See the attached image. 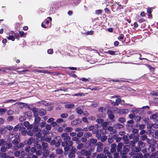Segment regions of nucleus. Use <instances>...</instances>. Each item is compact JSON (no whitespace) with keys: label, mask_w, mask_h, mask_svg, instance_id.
<instances>
[{"label":"nucleus","mask_w":158,"mask_h":158,"mask_svg":"<svg viewBox=\"0 0 158 158\" xmlns=\"http://www.w3.org/2000/svg\"><path fill=\"white\" fill-rule=\"evenodd\" d=\"M63 141L61 142L62 146L64 147V150L65 152L68 151L70 147L73 146V144L72 141L71 140V137L69 136V133L67 132H63L60 135Z\"/></svg>","instance_id":"f257e3e1"},{"label":"nucleus","mask_w":158,"mask_h":158,"mask_svg":"<svg viewBox=\"0 0 158 158\" xmlns=\"http://www.w3.org/2000/svg\"><path fill=\"white\" fill-rule=\"evenodd\" d=\"M19 133H17L14 137V139L12 141V144L14 145V148L16 150L23 148L24 145L23 143H20V137Z\"/></svg>","instance_id":"f03ea898"},{"label":"nucleus","mask_w":158,"mask_h":158,"mask_svg":"<svg viewBox=\"0 0 158 158\" xmlns=\"http://www.w3.org/2000/svg\"><path fill=\"white\" fill-rule=\"evenodd\" d=\"M18 130L21 132V134L23 135H25L27 133L26 128L23 127V124L22 123L18 124L13 129L14 131H16Z\"/></svg>","instance_id":"7ed1b4c3"},{"label":"nucleus","mask_w":158,"mask_h":158,"mask_svg":"<svg viewBox=\"0 0 158 158\" xmlns=\"http://www.w3.org/2000/svg\"><path fill=\"white\" fill-rule=\"evenodd\" d=\"M130 148V147L127 145H125L123 146V150L120 153V156H122V158H126V155L129 152Z\"/></svg>","instance_id":"20e7f679"},{"label":"nucleus","mask_w":158,"mask_h":158,"mask_svg":"<svg viewBox=\"0 0 158 158\" xmlns=\"http://www.w3.org/2000/svg\"><path fill=\"white\" fill-rule=\"evenodd\" d=\"M68 156L70 158H74L75 156L76 152V148L74 146H72L70 150H69Z\"/></svg>","instance_id":"39448f33"},{"label":"nucleus","mask_w":158,"mask_h":158,"mask_svg":"<svg viewBox=\"0 0 158 158\" xmlns=\"http://www.w3.org/2000/svg\"><path fill=\"white\" fill-rule=\"evenodd\" d=\"M96 132V136L98 139H100L101 138L102 135L106 134L105 130L103 129L101 130L98 129L97 130V131Z\"/></svg>","instance_id":"423d86ee"},{"label":"nucleus","mask_w":158,"mask_h":158,"mask_svg":"<svg viewBox=\"0 0 158 158\" xmlns=\"http://www.w3.org/2000/svg\"><path fill=\"white\" fill-rule=\"evenodd\" d=\"M131 149L132 152L130 154L131 155H133L136 153L140 152L141 150L139 147L138 146V147H136L135 146L133 147H131Z\"/></svg>","instance_id":"0eeeda50"},{"label":"nucleus","mask_w":158,"mask_h":158,"mask_svg":"<svg viewBox=\"0 0 158 158\" xmlns=\"http://www.w3.org/2000/svg\"><path fill=\"white\" fill-rule=\"evenodd\" d=\"M81 154L83 156H85L87 157H90L91 154V152L85 149H82L81 150Z\"/></svg>","instance_id":"6e6552de"},{"label":"nucleus","mask_w":158,"mask_h":158,"mask_svg":"<svg viewBox=\"0 0 158 158\" xmlns=\"http://www.w3.org/2000/svg\"><path fill=\"white\" fill-rule=\"evenodd\" d=\"M107 114L109 119L111 120L112 122H115V116L113 114V112L111 110H108L107 112Z\"/></svg>","instance_id":"1a4fd4ad"},{"label":"nucleus","mask_w":158,"mask_h":158,"mask_svg":"<svg viewBox=\"0 0 158 158\" xmlns=\"http://www.w3.org/2000/svg\"><path fill=\"white\" fill-rule=\"evenodd\" d=\"M131 57L133 61H138L140 59V53H136L133 54Z\"/></svg>","instance_id":"9d476101"},{"label":"nucleus","mask_w":158,"mask_h":158,"mask_svg":"<svg viewBox=\"0 0 158 158\" xmlns=\"http://www.w3.org/2000/svg\"><path fill=\"white\" fill-rule=\"evenodd\" d=\"M96 145L97 146V151L99 152H102L103 149V143L101 142H98L96 143Z\"/></svg>","instance_id":"9b49d317"},{"label":"nucleus","mask_w":158,"mask_h":158,"mask_svg":"<svg viewBox=\"0 0 158 158\" xmlns=\"http://www.w3.org/2000/svg\"><path fill=\"white\" fill-rule=\"evenodd\" d=\"M118 110V113L120 114H127L129 111V110L127 109H119L116 108Z\"/></svg>","instance_id":"f8f14e48"},{"label":"nucleus","mask_w":158,"mask_h":158,"mask_svg":"<svg viewBox=\"0 0 158 158\" xmlns=\"http://www.w3.org/2000/svg\"><path fill=\"white\" fill-rule=\"evenodd\" d=\"M123 145V143L121 142H119L118 144V145L116 147V149L118 152H121L122 151V148Z\"/></svg>","instance_id":"ddd939ff"},{"label":"nucleus","mask_w":158,"mask_h":158,"mask_svg":"<svg viewBox=\"0 0 158 158\" xmlns=\"http://www.w3.org/2000/svg\"><path fill=\"white\" fill-rule=\"evenodd\" d=\"M117 145L115 143H113L110 145V152L112 153H114L116 151V148Z\"/></svg>","instance_id":"4468645a"},{"label":"nucleus","mask_w":158,"mask_h":158,"mask_svg":"<svg viewBox=\"0 0 158 158\" xmlns=\"http://www.w3.org/2000/svg\"><path fill=\"white\" fill-rule=\"evenodd\" d=\"M42 147L43 150H48L49 148L48 144L44 142H42Z\"/></svg>","instance_id":"2eb2a0df"},{"label":"nucleus","mask_w":158,"mask_h":158,"mask_svg":"<svg viewBox=\"0 0 158 158\" xmlns=\"http://www.w3.org/2000/svg\"><path fill=\"white\" fill-rule=\"evenodd\" d=\"M81 122V119H77L76 120H74L72 122L71 124L72 125L74 126L77 125L80 123Z\"/></svg>","instance_id":"dca6fc26"},{"label":"nucleus","mask_w":158,"mask_h":158,"mask_svg":"<svg viewBox=\"0 0 158 158\" xmlns=\"http://www.w3.org/2000/svg\"><path fill=\"white\" fill-rule=\"evenodd\" d=\"M125 79L123 78H121L120 79H112L109 81L110 82H128V81H125Z\"/></svg>","instance_id":"f3484780"},{"label":"nucleus","mask_w":158,"mask_h":158,"mask_svg":"<svg viewBox=\"0 0 158 158\" xmlns=\"http://www.w3.org/2000/svg\"><path fill=\"white\" fill-rule=\"evenodd\" d=\"M146 143H144L142 141L139 140L138 141L137 145L141 149L142 148H144L145 146Z\"/></svg>","instance_id":"a211bd4d"},{"label":"nucleus","mask_w":158,"mask_h":158,"mask_svg":"<svg viewBox=\"0 0 158 158\" xmlns=\"http://www.w3.org/2000/svg\"><path fill=\"white\" fill-rule=\"evenodd\" d=\"M107 53L112 55H118L119 54V52L118 50L112 51L110 50L108 51Z\"/></svg>","instance_id":"6ab92c4d"},{"label":"nucleus","mask_w":158,"mask_h":158,"mask_svg":"<svg viewBox=\"0 0 158 158\" xmlns=\"http://www.w3.org/2000/svg\"><path fill=\"white\" fill-rule=\"evenodd\" d=\"M38 109L36 108H33L32 111L33 113V115L34 117H37L39 115V112H38Z\"/></svg>","instance_id":"aec40b11"},{"label":"nucleus","mask_w":158,"mask_h":158,"mask_svg":"<svg viewBox=\"0 0 158 158\" xmlns=\"http://www.w3.org/2000/svg\"><path fill=\"white\" fill-rule=\"evenodd\" d=\"M35 118L34 119V123L35 124L39 126L40 123L39 122L41 120V118L40 117H35Z\"/></svg>","instance_id":"412c9836"},{"label":"nucleus","mask_w":158,"mask_h":158,"mask_svg":"<svg viewBox=\"0 0 158 158\" xmlns=\"http://www.w3.org/2000/svg\"><path fill=\"white\" fill-rule=\"evenodd\" d=\"M43 157L46 158L49 155V151L48 150H43L42 152Z\"/></svg>","instance_id":"4be33fe9"},{"label":"nucleus","mask_w":158,"mask_h":158,"mask_svg":"<svg viewBox=\"0 0 158 158\" xmlns=\"http://www.w3.org/2000/svg\"><path fill=\"white\" fill-rule=\"evenodd\" d=\"M46 114V112L45 110L44 109H41L40 110L39 112V114L40 116H42Z\"/></svg>","instance_id":"5701e85b"},{"label":"nucleus","mask_w":158,"mask_h":158,"mask_svg":"<svg viewBox=\"0 0 158 158\" xmlns=\"http://www.w3.org/2000/svg\"><path fill=\"white\" fill-rule=\"evenodd\" d=\"M75 107V105L73 103H69L65 105V107L67 109H69Z\"/></svg>","instance_id":"b1692460"},{"label":"nucleus","mask_w":158,"mask_h":158,"mask_svg":"<svg viewBox=\"0 0 158 158\" xmlns=\"http://www.w3.org/2000/svg\"><path fill=\"white\" fill-rule=\"evenodd\" d=\"M33 139L32 137H30L28 140L25 141L24 142H26V144H27L28 145H31L33 142Z\"/></svg>","instance_id":"393cba45"},{"label":"nucleus","mask_w":158,"mask_h":158,"mask_svg":"<svg viewBox=\"0 0 158 158\" xmlns=\"http://www.w3.org/2000/svg\"><path fill=\"white\" fill-rule=\"evenodd\" d=\"M114 127L117 129H120L123 127L124 126L123 125L119 123H116L114 125Z\"/></svg>","instance_id":"a878e982"},{"label":"nucleus","mask_w":158,"mask_h":158,"mask_svg":"<svg viewBox=\"0 0 158 158\" xmlns=\"http://www.w3.org/2000/svg\"><path fill=\"white\" fill-rule=\"evenodd\" d=\"M56 154L59 155L62 154L63 152V150L62 149L58 148L56 149Z\"/></svg>","instance_id":"bb28decb"},{"label":"nucleus","mask_w":158,"mask_h":158,"mask_svg":"<svg viewBox=\"0 0 158 158\" xmlns=\"http://www.w3.org/2000/svg\"><path fill=\"white\" fill-rule=\"evenodd\" d=\"M6 148L7 150L11 148L12 146V144L10 142L7 143V142H6Z\"/></svg>","instance_id":"cd10ccee"},{"label":"nucleus","mask_w":158,"mask_h":158,"mask_svg":"<svg viewBox=\"0 0 158 158\" xmlns=\"http://www.w3.org/2000/svg\"><path fill=\"white\" fill-rule=\"evenodd\" d=\"M37 150L41 149H42V145L39 143H36L35 145H34Z\"/></svg>","instance_id":"c85d7f7f"},{"label":"nucleus","mask_w":158,"mask_h":158,"mask_svg":"<svg viewBox=\"0 0 158 158\" xmlns=\"http://www.w3.org/2000/svg\"><path fill=\"white\" fill-rule=\"evenodd\" d=\"M40 103H42L44 106H48L50 105L51 104V103L47 102L45 101H41L40 102Z\"/></svg>","instance_id":"c756f323"},{"label":"nucleus","mask_w":158,"mask_h":158,"mask_svg":"<svg viewBox=\"0 0 158 158\" xmlns=\"http://www.w3.org/2000/svg\"><path fill=\"white\" fill-rule=\"evenodd\" d=\"M7 141H5L4 139H2L0 140V146H5L6 144V142Z\"/></svg>","instance_id":"7c9ffc66"},{"label":"nucleus","mask_w":158,"mask_h":158,"mask_svg":"<svg viewBox=\"0 0 158 158\" xmlns=\"http://www.w3.org/2000/svg\"><path fill=\"white\" fill-rule=\"evenodd\" d=\"M8 155L5 153L2 152L0 153L1 158H7Z\"/></svg>","instance_id":"2f4dec72"},{"label":"nucleus","mask_w":158,"mask_h":158,"mask_svg":"<svg viewBox=\"0 0 158 158\" xmlns=\"http://www.w3.org/2000/svg\"><path fill=\"white\" fill-rule=\"evenodd\" d=\"M126 127L127 130L130 131L133 129V126L131 125L127 124L126 125Z\"/></svg>","instance_id":"473e14b6"},{"label":"nucleus","mask_w":158,"mask_h":158,"mask_svg":"<svg viewBox=\"0 0 158 158\" xmlns=\"http://www.w3.org/2000/svg\"><path fill=\"white\" fill-rule=\"evenodd\" d=\"M147 135L145 134L140 136V141H142L145 140L147 139Z\"/></svg>","instance_id":"72a5a7b5"},{"label":"nucleus","mask_w":158,"mask_h":158,"mask_svg":"<svg viewBox=\"0 0 158 158\" xmlns=\"http://www.w3.org/2000/svg\"><path fill=\"white\" fill-rule=\"evenodd\" d=\"M152 136L153 138H158V131H156L152 135Z\"/></svg>","instance_id":"f704fd0d"},{"label":"nucleus","mask_w":158,"mask_h":158,"mask_svg":"<svg viewBox=\"0 0 158 158\" xmlns=\"http://www.w3.org/2000/svg\"><path fill=\"white\" fill-rule=\"evenodd\" d=\"M90 142L91 143H92L93 144V145H94V146H95V144L97 142V140L96 139H91L90 140ZM94 145H93V146Z\"/></svg>","instance_id":"c9c22d12"},{"label":"nucleus","mask_w":158,"mask_h":158,"mask_svg":"<svg viewBox=\"0 0 158 158\" xmlns=\"http://www.w3.org/2000/svg\"><path fill=\"white\" fill-rule=\"evenodd\" d=\"M158 116V113H155L151 116L150 117V118L151 119H156Z\"/></svg>","instance_id":"e433bc0d"},{"label":"nucleus","mask_w":158,"mask_h":158,"mask_svg":"<svg viewBox=\"0 0 158 158\" xmlns=\"http://www.w3.org/2000/svg\"><path fill=\"white\" fill-rule=\"evenodd\" d=\"M83 147L84 144L82 143H80L77 146V148L78 150H80L83 148Z\"/></svg>","instance_id":"4c0bfd02"},{"label":"nucleus","mask_w":158,"mask_h":158,"mask_svg":"<svg viewBox=\"0 0 158 158\" xmlns=\"http://www.w3.org/2000/svg\"><path fill=\"white\" fill-rule=\"evenodd\" d=\"M73 130V129L71 127H68L65 128L64 130L65 131L67 132H70Z\"/></svg>","instance_id":"58836bf2"},{"label":"nucleus","mask_w":158,"mask_h":158,"mask_svg":"<svg viewBox=\"0 0 158 158\" xmlns=\"http://www.w3.org/2000/svg\"><path fill=\"white\" fill-rule=\"evenodd\" d=\"M110 148L109 147H105L104 148L103 151L105 154H107L108 152H109Z\"/></svg>","instance_id":"ea45409f"},{"label":"nucleus","mask_w":158,"mask_h":158,"mask_svg":"<svg viewBox=\"0 0 158 158\" xmlns=\"http://www.w3.org/2000/svg\"><path fill=\"white\" fill-rule=\"evenodd\" d=\"M92 135L91 133L89 132L85 133L84 134L85 137L87 138L91 136Z\"/></svg>","instance_id":"a19ab883"},{"label":"nucleus","mask_w":158,"mask_h":158,"mask_svg":"<svg viewBox=\"0 0 158 158\" xmlns=\"http://www.w3.org/2000/svg\"><path fill=\"white\" fill-rule=\"evenodd\" d=\"M7 39L9 40H11L12 41H14L15 40V38L13 35H9L7 37Z\"/></svg>","instance_id":"79ce46f5"},{"label":"nucleus","mask_w":158,"mask_h":158,"mask_svg":"<svg viewBox=\"0 0 158 158\" xmlns=\"http://www.w3.org/2000/svg\"><path fill=\"white\" fill-rule=\"evenodd\" d=\"M101 141L102 142L105 141L107 139V137L106 135H104L101 136Z\"/></svg>","instance_id":"37998d69"},{"label":"nucleus","mask_w":158,"mask_h":158,"mask_svg":"<svg viewBox=\"0 0 158 158\" xmlns=\"http://www.w3.org/2000/svg\"><path fill=\"white\" fill-rule=\"evenodd\" d=\"M36 154L38 156H40L42 154V150L41 149L38 150H36Z\"/></svg>","instance_id":"c03bdc74"},{"label":"nucleus","mask_w":158,"mask_h":158,"mask_svg":"<svg viewBox=\"0 0 158 158\" xmlns=\"http://www.w3.org/2000/svg\"><path fill=\"white\" fill-rule=\"evenodd\" d=\"M39 126H38L37 125H34V127H33V129L32 131L34 133L35 132H36L38 129V127Z\"/></svg>","instance_id":"a18cd8bd"},{"label":"nucleus","mask_w":158,"mask_h":158,"mask_svg":"<svg viewBox=\"0 0 158 158\" xmlns=\"http://www.w3.org/2000/svg\"><path fill=\"white\" fill-rule=\"evenodd\" d=\"M88 89L91 90H98L99 89L98 86H94V88L91 87L88 88Z\"/></svg>","instance_id":"49530a36"},{"label":"nucleus","mask_w":158,"mask_h":158,"mask_svg":"<svg viewBox=\"0 0 158 158\" xmlns=\"http://www.w3.org/2000/svg\"><path fill=\"white\" fill-rule=\"evenodd\" d=\"M141 119V117L138 115L136 116L135 118V120L136 123H138L140 121Z\"/></svg>","instance_id":"de8ad7c7"},{"label":"nucleus","mask_w":158,"mask_h":158,"mask_svg":"<svg viewBox=\"0 0 158 158\" xmlns=\"http://www.w3.org/2000/svg\"><path fill=\"white\" fill-rule=\"evenodd\" d=\"M41 26L42 27L46 28H49L50 27H51V25H47L46 26L45 25V24H44V23H41Z\"/></svg>","instance_id":"09e8293b"},{"label":"nucleus","mask_w":158,"mask_h":158,"mask_svg":"<svg viewBox=\"0 0 158 158\" xmlns=\"http://www.w3.org/2000/svg\"><path fill=\"white\" fill-rule=\"evenodd\" d=\"M147 12L149 14V17L150 16L152 17V15L151 14L152 13L151 8H149L147 9Z\"/></svg>","instance_id":"8fccbe9b"},{"label":"nucleus","mask_w":158,"mask_h":158,"mask_svg":"<svg viewBox=\"0 0 158 158\" xmlns=\"http://www.w3.org/2000/svg\"><path fill=\"white\" fill-rule=\"evenodd\" d=\"M147 65L148 67V68L150 70V71L152 72H154L155 70V68L153 67H152L150 65L148 64H147Z\"/></svg>","instance_id":"3c124183"},{"label":"nucleus","mask_w":158,"mask_h":158,"mask_svg":"<svg viewBox=\"0 0 158 158\" xmlns=\"http://www.w3.org/2000/svg\"><path fill=\"white\" fill-rule=\"evenodd\" d=\"M121 101V99L119 98H117L115 100V104L114 105H118L119 103H120Z\"/></svg>","instance_id":"603ef678"},{"label":"nucleus","mask_w":158,"mask_h":158,"mask_svg":"<svg viewBox=\"0 0 158 158\" xmlns=\"http://www.w3.org/2000/svg\"><path fill=\"white\" fill-rule=\"evenodd\" d=\"M118 121L121 123H123L125 121L126 119L124 117H121L118 118Z\"/></svg>","instance_id":"864d4df0"},{"label":"nucleus","mask_w":158,"mask_h":158,"mask_svg":"<svg viewBox=\"0 0 158 158\" xmlns=\"http://www.w3.org/2000/svg\"><path fill=\"white\" fill-rule=\"evenodd\" d=\"M106 110V108L103 107H100L98 109V110L101 112H103Z\"/></svg>","instance_id":"5fc2aeb1"},{"label":"nucleus","mask_w":158,"mask_h":158,"mask_svg":"<svg viewBox=\"0 0 158 158\" xmlns=\"http://www.w3.org/2000/svg\"><path fill=\"white\" fill-rule=\"evenodd\" d=\"M7 150L6 147L4 146H2L1 148V151L2 152H5Z\"/></svg>","instance_id":"6e6d98bb"},{"label":"nucleus","mask_w":158,"mask_h":158,"mask_svg":"<svg viewBox=\"0 0 158 158\" xmlns=\"http://www.w3.org/2000/svg\"><path fill=\"white\" fill-rule=\"evenodd\" d=\"M36 150L37 149L35 146L31 148V151L32 154L34 153H36Z\"/></svg>","instance_id":"4d7b16f0"},{"label":"nucleus","mask_w":158,"mask_h":158,"mask_svg":"<svg viewBox=\"0 0 158 158\" xmlns=\"http://www.w3.org/2000/svg\"><path fill=\"white\" fill-rule=\"evenodd\" d=\"M104 120L103 119L99 118L96 120V122L98 123H101L103 122Z\"/></svg>","instance_id":"13d9d810"},{"label":"nucleus","mask_w":158,"mask_h":158,"mask_svg":"<svg viewBox=\"0 0 158 158\" xmlns=\"http://www.w3.org/2000/svg\"><path fill=\"white\" fill-rule=\"evenodd\" d=\"M124 37V35L123 34L120 35L119 36H118L117 38L118 40H121L123 39Z\"/></svg>","instance_id":"bf43d9fd"},{"label":"nucleus","mask_w":158,"mask_h":158,"mask_svg":"<svg viewBox=\"0 0 158 158\" xmlns=\"http://www.w3.org/2000/svg\"><path fill=\"white\" fill-rule=\"evenodd\" d=\"M30 71L29 70L27 69H23L21 71H17V72L18 73H20L21 74H23V73L25 72L26 71Z\"/></svg>","instance_id":"052dcab7"},{"label":"nucleus","mask_w":158,"mask_h":158,"mask_svg":"<svg viewBox=\"0 0 158 158\" xmlns=\"http://www.w3.org/2000/svg\"><path fill=\"white\" fill-rule=\"evenodd\" d=\"M156 156V153L153 152L149 156V158H155Z\"/></svg>","instance_id":"680f3d73"},{"label":"nucleus","mask_w":158,"mask_h":158,"mask_svg":"<svg viewBox=\"0 0 158 158\" xmlns=\"http://www.w3.org/2000/svg\"><path fill=\"white\" fill-rule=\"evenodd\" d=\"M6 131V128H0V133L3 134Z\"/></svg>","instance_id":"e2e57ef3"},{"label":"nucleus","mask_w":158,"mask_h":158,"mask_svg":"<svg viewBox=\"0 0 158 158\" xmlns=\"http://www.w3.org/2000/svg\"><path fill=\"white\" fill-rule=\"evenodd\" d=\"M20 151H16L15 152V156L16 157H18L20 156Z\"/></svg>","instance_id":"0e129e2a"},{"label":"nucleus","mask_w":158,"mask_h":158,"mask_svg":"<svg viewBox=\"0 0 158 158\" xmlns=\"http://www.w3.org/2000/svg\"><path fill=\"white\" fill-rule=\"evenodd\" d=\"M129 144L131 146V147H133L135 146V142L134 140H131L130 141Z\"/></svg>","instance_id":"69168bd1"},{"label":"nucleus","mask_w":158,"mask_h":158,"mask_svg":"<svg viewBox=\"0 0 158 158\" xmlns=\"http://www.w3.org/2000/svg\"><path fill=\"white\" fill-rule=\"evenodd\" d=\"M20 122H22L26 120L25 117L23 116L20 117L19 118Z\"/></svg>","instance_id":"338daca9"},{"label":"nucleus","mask_w":158,"mask_h":158,"mask_svg":"<svg viewBox=\"0 0 158 158\" xmlns=\"http://www.w3.org/2000/svg\"><path fill=\"white\" fill-rule=\"evenodd\" d=\"M77 135L78 137H81L83 136V133L82 132H79L77 133Z\"/></svg>","instance_id":"774afa93"}]
</instances>
